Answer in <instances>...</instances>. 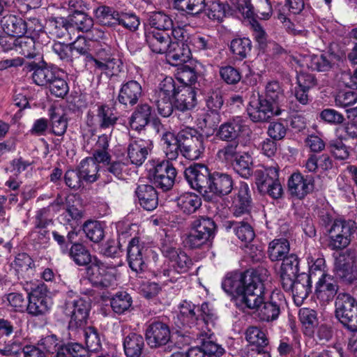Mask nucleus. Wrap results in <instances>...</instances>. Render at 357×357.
<instances>
[{"label":"nucleus","instance_id":"obj_30","mask_svg":"<svg viewBox=\"0 0 357 357\" xmlns=\"http://www.w3.org/2000/svg\"><path fill=\"white\" fill-rule=\"evenodd\" d=\"M16 50L22 55L27 58H36L37 56L43 61V46L42 40L35 36L25 37L24 36L17 37L14 41Z\"/></svg>","mask_w":357,"mask_h":357},{"label":"nucleus","instance_id":"obj_39","mask_svg":"<svg viewBox=\"0 0 357 357\" xmlns=\"http://www.w3.org/2000/svg\"><path fill=\"white\" fill-rule=\"evenodd\" d=\"M94 40H89L85 37H78L77 40L71 43L72 53L76 52L79 55L84 56L85 67L92 69L96 62L93 57Z\"/></svg>","mask_w":357,"mask_h":357},{"label":"nucleus","instance_id":"obj_63","mask_svg":"<svg viewBox=\"0 0 357 357\" xmlns=\"http://www.w3.org/2000/svg\"><path fill=\"white\" fill-rule=\"evenodd\" d=\"M46 48L49 53L55 54L61 60H68L72 56L71 43L50 40L46 42Z\"/></svg>","mask_w":357,"mask_h":357},{"label":"nucleus","instance_id":"obj_4","mask_svg":"<svg viewBox=\"0 0 357 357\" xmlns=\"http://www.w3.org/2000/svg\"><path fill=\"white\" fill-rule=\"evenodd\" d=\"M286 97L282 84L278 81L268 82L264 94H259L257 99L250 101L247 112L254 123H264L274 116L286 112L282 102Z\"/></svg>","mask_w":357,"mask_h":357},{"label":"nucleus","instance_id":"obj_10","mask_svg":"<svg viewBox=\"0 0 357 357\" xmlns=\"http://www.w3.org/2000/svg\"><path fill=\"white\" fill-rule=\"evenodd\" d=\"M99 166L92 160L84 158L75 169H68L64 174L66 185L74 190L84 187V183H92L98 178Z\"/></svg>","mask_w":357,"mask_h":357},{"label":"nucleus","instance_id":"obj_17","mask_svg":"<svg viewBox=\"0 0 357 357\" xmlns=\"http://www.w3.org/2000/svg\"><path fill=\"white\" fill-rule=\"evenodd\" d=\"M88 279L93 287L105 289L112 286L116 275L113 270L107 266L98 257L86 269Z\"/></svg>","mask_w":357,"mask_h":357},{"label":"nucleus","instance_id":"obj_53","mask_svg":"<svg viewBox=\"0 0 357 357\" xmlns=\"http://www.w3.org/2000/svg\"><path fill=\"white\" fill-rule=\"evenodd\" d=\"M86 237L94 243H100L105 237V228L101 222L88 220L81 227Z\"/></svg>","mask_w":357,"mask_h":357},{"label":"nucleus","instance_id":"obj_50","mask_svg":"<svg viewBox=\"0 0 357 357\" xmlns=\"http://www.w3.org/2000/svg\"><path fill=\"white\" fill-rule=\"evenodd\" d=\"M149 29L158 31H169L172 29L174 22L172 17L163 11L150 13L148 16Z\"/></svg>","mask_w":357,"mask_h":357},{"label":"nucleus","instance_id":"obj_57","mask_svg":"<svg viewBox=\"0 0 357 357\" xmlns=\"http://www.w3.org/2000/svg\"><path fill=\"white\" fill-rule=\"evenodd\" d=\"M83 211L77 208L75 206H69L66 211L61 215V222H63V225H68L70 227V230H75V231L80 232V228L77 227L81 223V220L83 218Z\"/></svg>","mask_w":357,"mask_h":357},{"label":"nucleus","instance_id":"obj_19","mask_svg":"<svg viewBox=\"0 0 357 357\" xmlns=\"http://www.w3.org/2000/svg\"><path fill=\"white\" fill-rule=\"evenodd\" d=\"M236 192L231 197L230 210L236 218L248 215L251 218L252 208V199L251 191L248 184L245 181H241Z\"/></svg>","mask_w":357,"mask_h":357},{"label":"nucleus","instance_id":"obj_3","mask_svg":"<svg viewBox=\"0 0 357 357\" xmlns=\"http://www.w3.org/2000/svg\"><path fill=\"white\" fill-rule=\"evenodd\" d=\"M178 312L174 317V323L178 328V336L183 340L184 344L191 343L193 337L188 330L196 327L197 329H208L214 327L218 319L216 310L208 301L195 305L191 301L183 300L178 305Z\"/></svg>","mask_w":357,"mask_h":357},{"label":"nucleus","instance_id":"obj_42","mask_svg":"<svg viewBox=\"0 0 357 357\" xmlns=\"http://www.w3.org/2000/svg\"><path fill=\"white\" fill-rule=\"evenodd\" d=\"M298 316L303 334L309 337H313L314 329L319 324L317 312L310 307H302L298 310Z\"/></svg>","mask_w":357,"mask_h":357},{"label":"nucleus","instance_id":"obj_22","mask_svg":"<svg viewBox=\"0 0 357 357\" xmlns=\"http://www.w3.org/2000/svg\"><path fill=\"white\" fill-rule=\"evenodd\" d=\"M46 89L51 95L63 98L69 91L68 84L65 79L64 72L53 65L46 63Z\"/></svg>","mask_w":357,"mask_h":357},{"label":"nucleus","instance_id":"obj_47","mask_svg":"<svg viewBox=\"0 0 357 357\" xmlns=\"http://www.w3.org/2000/svg\"><path fill=\"white\" fill-rule=\"evenodd\" d=\"M161 140L165 146L167 160H176L179 153L181 154V144L178 138V132L174 134L170 131H165L161 135Z\"/></svg>","mask_w":357,"mask_h":357},{"label":"nucleus","instance_id":"obj_52","mask_svg":"<svg viewBox=\"0 0 357 357\" xmlns=\"http://www.w3.org/2000/svg\"><path fill=\"white\" fill-rule=\"evenodd\" d=\"M27 312L33 316L43 315L45 312V293L43 287H38L29 294Z\"/></svg>","mask_w":357,"mask_h":357},{"label":"nucleus","instance_id":"obj_62","mask_svg":"<svg viewBox=\"0 0 357 357\" xmlns=\"http://www.w3.org/2000/svg\"><path fill=\"white\" fill-rule=\"evenodd\" d=\"M86 348L89 353H97L102 349V343L98 329L94 326L84 328Z\"/></svg>","mask_w":357,"mask_h":357},{"label":"nucleus","instance_id":"obj_55","mask_svg":"<svg viewBox=\"0 0 357 357\" xmlns=\"http://www.w3.org/2000/svg\"><path fill=\"white\" fill-rule=\"evenodd\" d=\"M132 304V298L126 291H117L110 298V306L114 312L118 314H124L129 310Z\"/></svg>","mask_w":357,"mask_h":357},{"label":"nucleus","instance_id":"obj_14","mask_svg":"<svg viewBox=\"0 0 357 357\" xmlns=\"http://www.w3.org/2000/svg\"><path fill=\"white\" fill-rule=\"evenodd\" d=\"M192 230L188 236V243L192 249L199 248L201 245L212 241L217 231V225L213 218L200 216L191 225Z\"/></svg>","mask_w":357,"mask_h":357},{"label":"nucleus","instance_id":"obj_38","mask_svg":"<svg viewBox=\"0 0 357 357\" xmlns=\"http://www.w3.org/2000/svg\"><path fill=\"white\" fill-rule=\"evenodd\" d=\"M123 347L126 357H140L145 347L144 338L135 332L124 334Z\"/></svg>","mask_w":357,"mask_h":357},{"label":"nucleus","instance_id":"obj_64","mask_svg":"<svg viewBox=\"0 0 357 357\" xmlns=\"http://www.w3.org/2000/svg\"><path fill=\"white\" fill-rule=\"evenodd\" d=\"M270 122L267 134L274 140H281L286 136L288 130V120L282 116L277 121H268Z\"/></svg>","mask_w":357,"mask_h":357},{"label":"nucleus","instance_id":"obj_41","mask_svg":"<svg viewBox=\"0 0 357 357\" xmlns=\"http://www.w3.org/2000/svg\"><path fill=\"white\" fill-rule=\"evenodd\" d=\"M96 117L100 130L113 129L119 119L115 108L106 103L98 105Z\"/></svg>","mask_w":357,"mask_h":357},{"label":"nucleus","instance_id":"obj_35","mask_svg":"<svg viewBox=\"0 0 357 357\" xmlns=\"http://www.w3.org/2000/svg\"><path fill=\"white\" fill-rule=\"evenodd\" d=\"M48 116L52 132L62 136L68 128V117L66 109L61 105L54 104L48 109Z\"/></svg>","mask_w":357,"mask_h":357},{"label":"nucleus","instance_id":"obj_58","mask_svg":"<svg viewBox=\"0 0 357 357\" xmlns=\"http://www.w3.org/2000/svg\"><path fill=\"white\" fill-rule=\"evenodd\" d=\"M307 66L314 71L326 73L333 68L334 63L326 54H312L309 56Z\"/></svg>","mask_w":357,"mask_h":357},{"label":"nucleus","instance_id":"obj_2","mask_svg":"<svg viewBox=\"0 0 357 357\" xmlns=\"http://www.w3.org/2000/svg\"><path fill=\"white\" fill-rule=\"evenodd\" d=\"M155 104L160 115L169 117L174 110L186 112L197 104V88L181 85L174 78L166 76L155 89Z\"/></svg>","mask_w":357,"mask_h":357},{"label":"nucleus","instance_id":"obj_43","mask_svg":"<svg viewBox=\"0 0 357 357\" xmlns=\"http://www.w3.org/2000/svg\"><path fill=\"white\" fill-rule=\"evenodd\" d=\"M179 210L186 215L195 213L202 206V198L195 192H185L176 199Z\"/></svg>","mask_w":357,"mask_h":357},{"label":"nucleus","instance_id":"obj_33","mask_svg":"<svg viewBox=\"0 0 357 357\" xmlns=\"http://www.w3.org/2000/svg\"><path fill=\"white\" fill-rule=\"evenodd\" d=\"M153 143L150 139L137 138L128 146V157L130 162L137 166L142 165L152 149Z\"/></svg>","mask_w":357,"mask_h":357},{"label":"nucleus","instance_id":"obj_11","mask_svg":"<svg viewBox=\"0 0 357 357\" xmlns=\"http://www.w3.org/2000/svg\"><path fill=\"white\" fill-rule=\"evenodd\" d=\"M147 169V177L150 182L162 192L170 190L175 182L177 171L172 162L166 160H152Z\"/></svg>","mask_w":357,"mask_h":357},{"label":"nucleus","instance_id":"obj_59","mask_svg":"<svg viewBox=\"0 0 357 357\" xmlns=\"http://www.w3.org/2000/svg\"><path fill=\"white\" fill-rule=\"evenodd\" d=\"M245 336L248 344L268 347L269 340L267 337V333L259 327L249 326L245 332Z\"/></svg>","mask_w":357,"mask_h":357},{"label":"nucleus","instance_id":"obj_6","mask_svg":"<svg viewBox=\"0 0 357 357\" xmlns=\"http://www.w3.org/2000/svg\"><path fill=\"white\" fill-rule=\"evenodd\" d=\"M52 238L56 242L60 252L66 255L78 266L88 267L97 258L81 241L79 231L70 230L66 236L59 231L52 232Z\"/></svg>","mask_w":357,"mask_h":357},{"label":"nucleus","instance_id":"obj_18","mask_svg":"<svg viewBox=\"0 0 357 357\" xmlns=\"http://www.w3.org/2000/svg\"><path fill=\"white\" fill-rule=\"evenodd\" d=\"M144 250L147 251V249L139 236H135L128 240L126 259L128 266L137 275L144 273L147 268Z\"/></svg>","mask_w":357,"mask_h":357},{"label":"nucleus","instance_id":"obj_23","mask_svg":"<svg viewBox=\"0 0 357 357\" xmlns=\"http://www.w3.org/2000/svg\"><path fill=\"white\" fill-rule=\"evenodd\" d=\"M246 126L241 116H236L222 123L215 130V139L225 142H239Z\"/></svg>","mask_w":357,"mask_h":357},{"label":"nucleus","instance_id":"obj_54","mask_svg":"<svg viewBox=\"0 0 357 357\" xmlns=\"http://www.w3.org/2000/svg\"><path fill=\"white\" fill-rule=\"evenodd\" d=\"M206 0H175L174 7L187 16L197 17L202 13Z\"/></svg>","mask_w":357,"mask_h":357},{"label":"nucleus","instance_id":"obj_61","mask_svg":"<svg viewBox=\"0 0 357 357\" xmlns=\"http://www.w3.org/2000/svg\"><path fill=\"white\" fill-rule=\"evenodd\" d=\"M198 121V125L202 129L208 128L215 131L221 121L220 111L206 108V111L199 116Z\"/></svg>","mask_w":357,"mask_h":357},{"label":"nucleus","instance_id":"obj_16","mask_svg":"<svg viewBox=\"0 0 357 357\" xmlns=\"http://www.w3.org/2000/svg\"><path fill=\"white\" fill-rule=\"evenodd\" d=\"M281 287L284 291L292 294L296 305H301L312 291L311 274L301 273L293 278L286 279Z\"/></svg>","mask_w":357,"mask_h":357},{"label":"nucleus","instance_id":"obj_26","mask_svg":"<svg viewBox=\"0 0 357 357\" xmlns=\"http://www.w3.org/2000/svg\"><path fill=\"white\" fill-rule=\"evenodd\" d=\"M338 289L336 278L328 273H322L315 284L314 294L320 302L329 303L333 300Z\"/></svg>","mask_w":357,"mask_h":357},{"label":"nucleus","instance_id":"obj_15","mask_svg":"<svg viewBox=\"0 0 357 357\" xmlns=\"http://www.w3.org/2000/svg\"><path fill=\"white\" fill-rule=\"evenodd\" d=\"M91 308L89 298H78L66 303V313L70 316L68 328L70 331L83 329Z\"/></svg>","mask_w":357,"mask_h":357},{"label":"nucleus","instance_id":"obj_20","mask_svg":"<svg viewBox=\"0 0 357 357\" xmlns=\"http://www.w3.org/2000/svg\"><path fill=\"white\" fill-rule=\"evenodd\" d=\"M287 188L291 196L302 200L313 192L315 188L314 176L312 174L303 175L300 172H294L288 178Z\"/></svg>","mask_w":357,"mask_h":357},{"label":"nucleus","instance_id":"obj_44","mask_svg":"<svg viewBox=\"0 0 357 357\" xmlns=\"http://www.w3.org/2000/svg\"><path fill=\"white\" fill-rule=\"evenodd\" d=\"M289 251L290 243L287 238H275L268 244L267 255L272 262H275L282 261L290 254Z\"/></svg>","mask_w":357,"mask_h":357},{"label":"nucleus","instance_id":"obj_37","mask_svg":"<svg viewBox=\"0 0 357 357\" xmlns=\"http://www.w3.org/2000/svg\"><path fill=\"white\" fill-rule=\"evenodd\" d=\"M230 6L227 2L220 0L206 1L202 13L211 21L221 23L229 15Z\"/></svg>","mask_w":357,"mask_h":357},{"label":"nucleus","instance_id":"obj_40","mask_svg":"<svg viewBox=\"0 0 357 357\" xmlns=\"http://www.w3.org/2000/svg\"><path fill=\"white\" fill-rule=\"evenodd\" d=\"M71 31L87 33L93 26V19L85 10L73 11L66 17Z\"/></svg>","mask_w":357,"mask_h":357},{"label":"nucleus","instance_id":"obj_32","mask_svg":"<svg viewBox=\"0 0 357 357\" xmlns=\"http://www.w3.org/2000/svg\"><path fill=\"white\" fill-rule=\"evenodd\" d=\"M222 227L226 231H231L245 245L252 242L256 235L253 227L246 220L241 221L226 220L223 222Z\"/></svg>","mask_w":357,"mask_h":357},{"label":"nucleus","instance_id":"obj_27","mask_svg":"<svg viewBox=\"0 0 357 357\" xmlns=\"http://www.w3.org/2000/svg\"><path fill=\"white\" fill-rule=\"evenodd\" d=\"M135 197V202L145 211H153L158 207V193L153 184L137 185Z\"/></svg>","mask_w":357,"mask_h":357},{"label":"nucleus","instance_id":"obj_46","mask_svg":"<svg viewBox=\"0 0 357 357\" xmlns=\"http://www.w3.org/2000/svg\"><path fill=\"white\" fill-rule=\"evenodd\" d=\"M300 259L297 255L290 253L282 260L280 268V283L285 282L286 279H291L299 275Z\"/></svg>","mask_w":357,"mask_h":357},{"label":"nucleus","instance_id":"obj_29","mask_svg":"<svg viewBox=\"0 0 357 357\" xmlns=\"http://www.w3.org/2000/svg\"><path fill=\"white\" fill-rule=\"evenodd\" d=\"M145 41L151 52L163 54L168 50L171 44V36L165 31H158L149 29L144 24Z\"/></svg>","mask_w":357,"mask_h":357},{"label":"nucleus","instance_id":"obj_45","mask_svg":"<svg viewBox=\"0 0 357 357\" xmlns=\"http://www.w3.org/2000/svg\"><path fill=\"white\" fill-rule=\"evenodd\" d=\"M119 11L114 6L100 5L93 9V15L99 24L114 29Z\"/></svg>","mask_w":357,"mask_h":357},{"label":"nucleus","instance_id":"obj_25","mask_svg":"<svg viewBox=\"0 0 357 357\" xmlns=\"http://www.w3.org/2000/svg\"><path fill=\"white\" fill-rule=\"evenodd\" d=\"M238 0L236 9L245 15L248 18L258 17L261 20H268L273 13L270 0Z\"/></svg>","mask_w":357,"mask_h":357},{"label":"nucleus","instance_id":"obj_1","mask_svg":"<svg viewBox=\"0 0 357 357\" xmlns=\"http://www.w3.org/2000/svg\"><path fill=\"white\" fill-rule=\"evenodd\" d=\"M267 273L266 268L260 266L227 273L222 281V289L237 309L246 312V308H252L260 301Z\"/></svg>","mask_w":357,"mask_h":357},{"label":"nucleus","instance_id":"obj_5","mask_svg":"<svg viewBox=\"0 0 357 357\" xmlns=\"http://www.w3.org/2000/svg\"><path fill=\"white\" fill-rule=\"evenodd\" d=\"M160 250L166 259L167 267L158 271L155 276L165 278V282L175 283L181 274L188 273L192 268V259L181 248H176L171 243L163 242Z\"/></svg>","mask_w":357,"mask_h":357},{"label":"nucleus","instance_id":"obj_7","mask_svg":"<svg viewBox=\"0 0 357 357\" xmlns=\"http://www.w3.org/2000/svg\"><path fill=\"white\" fill-rule=\"evenodd\" d=\"M335 317L349 334H357V300L349 293H339L335 301Z\"/></svg>","mask_w":357,"mask_h":357},{"label":"nucleus","instance_id":"obj_9","mask_svg":"<svg viewBox=\"0 0 357 357\" xmlns=\"http://www.w3.org/2000/svg\"><path fill=\"white\" fill-rule=\"evenodd\" d=\"M257 306L248 310H256L257 314L261 321L271 322L278 319L281 308L285 301L283 293L279 289H274L270 294L266 290L263 282V292Z\"/></svg>","mask_w":357,"mask_h":357},{"label":"nucleus","instance_id":"obj_24","mask_svg":"<svg viewBox=\"0 0 357 357\" xmlns=\"http://www.w3.org/2000/svg\"><path fill=\"white\" fill-rule=\"evenodd\" d=\"M171 337L169 325L160 320L151 322L145 331V339L151 348H158L166 345Z\"/></svg>","mask_w":357,"mask_h":357},{"label":"nucleus","instance_id":"obj_13","mask_svg":"<svg viewBox=\"0 0 357 357\" xmlns=\"http://www.w3.org/2000/svg\"><path fill=\"white\" fill-rule=\"evenodd\" d=\"M181 144V155L188 160H195L202 157L205 151L204 135L197 129L185 127L178 131Z\"/></svg>","mask_w":357,"mask_h":357},{"label":"nucleus","instance_id":"obj_60","mask_svg":"<svg viewBox=\"0 0 357 357\" xmlns=\"http://www.w3.org/2000/svg\"><path fill=\"white\" fill-rule=\"evenodd\" d=\"M49 34L51 37L62 38L66 33L70 34V28L67 18L66 17H52L48 22Z\"/></svg>","mask_w":357,"mask_h":357},{"label":"nucleus","instance_id":"obj_31","mask_svg":"<svg viewBox=\"0 0 357 357\" xmlns=\"http://www.w3.org/2000/svg\"><path fill=\"white\" fill-rule=\"evenodd\" d=\"M234 188V180L232 176L227 174L218 171H213L208 192H212L213 196L219 197L229 195Z\"/></svg>","mask_w":357,"mask_h":357},{"label":"nucleus","instance_id":"obj_51","mask_svg":"<svg viewBox=\"0 0 357 357\" xmlns=\"http://www.w3.org/2000/svg\"><path fill=\"white\" fill-rule=\"evenodd\" d=\"M165 54L174 62V65L185 63L192 57L188 44L171 43L168 47V50Z\"/></svg>","mask_w":357,"mask_h":357},{"label":"nucleus","instance_id":"obj_8","mask_svg":"<svg viewBox=\"0 0 357 357\" xmlns=\"http://www.w3.org/2000/svg\"><path fill=\"white\" fill-rule=\"evenodd\" d=\"M257 190L261 194H266L273 199L282 197L284 190L279 175L280 167L275 166H262L252 174Z\"/></svg>","mask_w":357,"mask_h":357},{"label":"nucleus","instance_id":"obj_48","mask_svg":"<svg viewBox=\"0 0 357 357\" xmlns=\"http://www.w3.org/2000/svg\"><path fill=\"white\" fill-rule=\"evenodd\" d=\"M140 22L139 17L133 10L119 9L115 28L121 26L123 29L133 33L138 30Z\"/></svg>","mask_w":357,"mask_h":357},{"label":"nucleus","instance_id":"obj_34","mask_svg":"<svg viewBox=\"0 0 357 357\" xmlns=\"http://www.w3.org/2000/svg\"><path fill=\"white\" fill-rule=\"evenodd\" d=\"M231 58L238 62L246 59L251 54L252 43L248 37L236 35L227 44Z\"/></svg>","mask_w":357,"mask_h":357},{"label":"nucleus","instance_id":"obj_28","mask_svg":"<svg viewBox=\"0 0 357 357\" xmlns=\"http://www.w3.org/2000/svg\"><path fill=\"white\" fill-rule=\"evenodd\" d=\"M155 114L154 108L147 102L137 104L130 116L128 123L130 128L135 131L141 132L150 124L151 117Z\"/></svg>","mask_w":357,"mask_h":357},{"label":"nucleus","instance_id":"obj_56","mask_svg":"<svg viewBox=\"0 0 357 357\" xmlns=\"http://www.w3.org/2000/svg\"><path fill=\"white\" fill-rule=\"evenodd\" d=\"M188 45L192 52L211 50L213 48L211 37L202 33H195L188 38Z\"/></svg>","mask_w":357,"mask_h":357},{"label":"nucleus","instance_id":"obj_36","mask_svg":"<svg viewBox=\"0 0 357 357\" xmlns=\"http://www.w3.org/2000/svg\"><path fill=\"white\" fill-rule=\"evenodd\" d=\"M0 22L3 31L12 37L24 36L28 30L26 22L22 17L15 15L3 16Z\"/></svg>","mask_w":357,"mask_h":357},{"label":"nucleus","instance_id":"obj_49","mask_svg":"<svg viewBox=\"0 0 357 357\" xmlns=\"http://www.w3.org/2000/svg\"><path fill=\"white\" fill-rule=\"evenodd\" d=\"M230 165L242 178H248L253 174L252 158L248 152H241Z\"/></svg>","mask_w":357,"mask_h":357},{"label":"nucleus","instance_id":"obj_12","mask_svg":"<svg viewBox=\"0 0 357 357\" xmlns=\"http://www.w3.org/2000/svg\"><path fill=\"white\" fill-rule=\"evenodd\" d=\"M213 171L200 162H192L184 170V177L190 186L203 195L206 202L213 201V195L208 194V187Z\"/></svg>","mask_w":357,"mask_h":357},{"label":"nucleus","instance_id":"obj_21","mask_svg":"<svg viewBox=\"0 0 357 357\" xmlns=\"http://www.w3.org/2000/svg\"><path fill=\"white\" fill-rule=\"evenodd\" d=\"M143 96L141 83L135 79H128L122 82L119 89L116 102L123 109L132 108Z\"/></svg>","mask_w":357,"mask_h":357}]
</instances>
